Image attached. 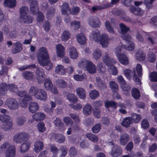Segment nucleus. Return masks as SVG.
Masks as SVG:
<instances>
[{"label": "nucleus", "mask_w": 157, "mask_h": 157, "mask_svg": "<svg viewBox=\"0 0 157 157\" xmlns=\"http://www.w3.org/2000/svg\"><path fill=\"white\" fill-rule=\"evenodd\" d=\"M5 6L9 8H13L16 6V0H5Z\"/></svg>", "instance_id": "39"}, {"label": "nucleus", "mask_w": 157, "mask_h": 157, "mask_svg": "<svg viewBox=\"0 0 157 157\" xmlns=\"http://www.w3.org/2000/svg\"><path fill=\"white\" fill-rule=\"evenodd\" d=\"M99 94L98 91L95 90H92L89 93L90 97L92 99H94L99 95Z\"/></svg>", "instance_id": "56"}, {"label": "nucleus", "mask_w": 157, "mask_h": 157, "mask_svg": "<svg viewBox=\"0 0 157 157\" xmlns=\"http://www.w3.org/2000/svg\"><path fill=\"white\" fill-rule=\"evenodd\" d=\"M0 121L3 123L1 127L5 131L10 130L12 128L13 121L6 114H0Z\"/></svg>", "instance_id": "1"}, {"label": "nucleus", "mask_w": 157, "mask_h": 157, "mask_svg": "<svg viewBox=\"0 0 157 157\" xmlns=\"http://www.w3.org/2000/svg\"><path fill=\"white\" fill-rule=\"evenodd\" d=\"M71 34L68 31H64L61 36L62 40L64 41H67L70 38Z\"/></svg>", "instance_id": "48"}, {"label": "nucleus", "mask_w": 157, "mask_h": 157, "mask_svg": "<svg viewBox=\"0 0 157 157\" xmlns=\"http://www.w3.org/2000/svg\"><path fill=\"white\" fill-rule=\"evenodd\" d=\"M147 58L149 61L151 63L155 62L156 59L155 54L151 52H149L147 55Z\"/></svg>", "instance_id": "60"}, {"label": "nucleus", "mask_w": 157, "mask_h": 157, "mask_svg": "<svg viewBox=\"0 0 157 157\" xmlns=\"http://www.w3.org/2000/svg\"><path fill=\"white\" fill-rule=\"evenodd\" d=\"M56 83L57 86L59 88H65L67 86L66 82L63 79H59L57 80L56 81Z\"/></svg>", "instance_id": "46"}, {"label": "nucleus", "mask_w": 157, "mask_h": 157, "mask_svg": "<svg viewBox=\"0 0 157 157\" xmlns=\"http://www.w3.org/2000/svg\"><path fill=\"white\" fill-rule=\"evenodd\" d=\"M111 155L113 157H117L120 156L122 153L121 147L115 145L112 149Z\"/></svg>", "instance_id": "11"}, {"label": "nucleus", "mask_w": 157, "mask_h": 157, "mask_svg": "<svg viewBox=\"0 0 157 157\" xmlns=\"http://www.w3.org/2000/svg\"><path fill=\"white\" fill-rule=\"evenodd\" d=\"M69 53L71 58L75 59L78 57V54L75 48L70 47L69 48Z\"/></svg>", "instance_id": "36"}, {"label": "nucleus", "mask_w": 157, "mask_h": 157, "mask_svg": "<svg viewBox=\"0 0 157 157\" xmlns=\"http://www.w3.org/2000/svg\"><path fill=\"white\" fill-rule=\"evenodd\" d=\"M102 52L99 49L95 50L93 53V57L96 60H98L101 56Z\"/></svg>", "instance_id": "41"}, {"label": "nucleus", "mask_w": 157, "mask_h": 157, "mask_svg": "<svg viewBox=\"0 0 157 157\" xmlns=\"http://www.w3.org/2000/svg\"><path fill=\"white\" fill-rule=\"evenodd\" d=\"M101 128V125L100 124H97L93 127L92 128V132L94 133H97L99 132Z\"/></svg>", "instance_id": "62"}, {"label": "nucleus", "mask_w": 157, "mask_h": 157, "mask_svg": "<svg viewBox=\"0 0 157 157\" xmlns=\"http://www.w3.org/2000/svg\"><path fill=\"white\" fill-rule=\"evenodd\" d=\"M38 63L42 66H47L48 70L51 69L53 67V64L49 60V56L37 58Z\"/></svg>", "instance_id": "5"}, {"label": "nucleus", "mask_w": 157, "mask_h": 157, "mask_svg": "<svg viewBox=\"0 0 157 157\" xmlns=\"http://www.w3.org/2000/svg\"><path fill=\"white\" fill-rule=\"evenodd\" d=\"M47 56L49 55L45 48L43 47L39 49L37 54V58Z\"/></svg>", "instance_id": "21"}, {"label": "nucleus", "mask_w": 157, "mask_h": 157, "mask_svg": "<svg viewBox=\"0 0 157 157\" xmlns=\"http://www.w3.org/2000/svg\"><path fill=\"white\" fill-rule=\"evenodd\" d=\"M59 151L61 152L60 155V156L65 157L66 156L67 152V149L66 147L61 146L59 148Z\"/></svg>", "instance_id": "63"}, {"label": "nucleus", "mask_w": 157, "mask_h": 157, "mask_svg": "<svg viewBox=\"0 0 157 157\" xmlns=\"http://www.w3.org/2000/svg\"><path fill=\"white\" fill-rule=\"evenodd\" d=\"M130 136L126 133L121 135L120 136L119 142L120 144L122 145L125 146L130 140Z\"/></svg>", "instance_id": "13"}, {"label": "nucleus", "mask_w": 157, "mask_h": 157, "mask_svg": "<svg viewBox=\"0 0 157 157\" xmlns=\"http://www.w3.org/2000/svg\"><path fill=\"white\" fill-rule=\"evenodd\" d=\"M97 68L100 74L104 73L106 70L104 65L102 62H99L97 64Z\"/></svg>", "instance_id": "45"}, {"label": "nucleus", "mask_w": 157, "mask_h": 157, "mask_svg": "<svg viewBox=\"0 0 157 157\" xmlns=\"http://www.w3.org/2000/svg\"><path fill=\"white\" fill-rule=\"evenodd\" d=\"M39 108L38 104L36 102H31L29 107V111L31 113H33L37 111Z\"/></svg>", "instance_id": "20"}, {"label": "nucleus", "mask_w": 157, "mask_h": 157, "mask_svg": "<svg viewBox=\"0 0 157 157\" xmlns=\"http://www.w3.org/2000/svg\"><path fill=\"white\" fill-rule=\"evenodd\" d=\"M105 25L107 30L109 33H114L115 31L113 28L111 26L109 22L108 21H106L105 23Z\"/></svg>", "instance_id": "58"}, {"label": "nucleus", "mask_w": 157, "mask_h": 157, "mask_svg": "<svg viewBox=\"0 0 157 157\" xmlns=\"http://www.w3.org/2000/svg\"><path fill=\"white\" fill-rule=\"evenodd\" d=\"M26 121L25 118L24 117H18L16 120V123L17 124L21 126L23 125Z\"/></svg>", "instance_id": "61"}, {"label": "nucleus", "mask_w": 157, "mask_h": 157, "mask_svg": "<svg viewBox=\"0 0 157 157\" xmlns=\"http://www.w3.org/2000/svg\"><path fill=\"white\" fill-rule=\"evenodd\" d=\"M61 8V11L63 14L67 15L69 14L71 9L68 3L64 2L62 5Z\"/></svg>", "instance_id": "18"}, {"label": "nucleus", "mask_w": 157, "mask_h": 157, "mask_svg": "<svg viewBox=\"0 0 157 157\" xmlns=\"http://www.w3.org/2000/svg\"><path fill=\"white\" fill-rule=\"evenodd\" d=\"M96 79L99 88L101 90H105L106 88V84L102 81L100 77H97Z\"/></svg>", "instance_id": "28"}, {"label": "nucleus", "mask_w": 157, "mask_h": 157, "mask_svg": "<svg viewBox=\"0 0 157 157\" xmlns=\"http://www.w3.org/2000/svg\"><path fill=\"white\" fill-rule=\"evenodd\" d=\"M92 107L90 105L87 104L83 107V113L86 115H88L91 113Z\"/></svg>", "instance_id": "43"}, {"label": "nucleus", "mask_w": 157, "mask_h": 157, "mask_svg": "<svg viewBox=\"0 0 157 157\" xmlns=\"http://www.w3.org/2000/svg\"><path fill=\"white\" fill-rule=\"evenodd\" d=\"M6 157H14L16 155V148L14 145H13L9 149H7L5 153Z\"/></svg>", "instance_id": "17"}, {"label": "nucleus", "mask_w": 157, "mask_h": 157, "mask_svg": "<svg viewBox=\"0 0 157 157\" xmlns=\"http://www.w3.org/2000/svg\"><path fill=\"white\" fill-rule=\"evenodd\" d=\"M20 18L22 21L25 23H32L33 21V17L28 15L27 14L24 15L23 18L20 17Z\"/></svg>", "instance_id": "38"}, {"label": "nucleus", "mask_w": 157, "mask_h": 157, "mask_svg": "<svg viewBox=\"0 0 157 157\" xmlns=\"http://www.w3.org/2000/svg\"><path fill=\"white\" fill-rule=\"evenodd\" d=\"M55 72L60 75H63L66 74V71L64 67L61 65H58L55 67Z\"/></svg>", "instance_id": "26"}, {"label": "nucleus", "mask_w": 157, "mask_h": 157, "mask_svg": "<svg viewBox=\"0 0 157 157\" xmlns=\"http://www.w3.org/2000/svg\"><path fill=\"white\" fill-rule=\"evenodd\" d=\"M146 55L142 51H138L136 54V59L139 61H143L146 58Z\"/></svg>", "instance_id": "35"}, {"label": "nucleus", "mask_w": 157, "mask_h": 157, "mask_svg": "<svg viewBox=\"0 0 157 157\" xmlns=\"http://www.w3.org/2000/svg\"><path fill=\"white\" fill-rule=\"evenodd\" d=\"M87 22L89 25L94 28H99L101 23L99 19L95 16L90 17L88 19Z\"/></svg>", "instance_id": "6"}, {"label": "nucleus", "mask_w": 157, "mask_h": 157, "mask_svg": "<svg viewBox=\"0 0 157 157\" xmlns=\"http://www.w3.org/2000/svg\"><path fill=\"white\" fill-rule=\"evenodd\" d=\"M7 91V86L5 83L0 84V97L5 96Z\"/></svg>", "instance_id": "32"}, {"label": "nucleus", "mask_w": 157, "mask_h": 157, "mask_svg": "<svg viewBox=\"0 0 157 157\" xmlns=\"http://www.w3.org/2000/svg\"><path fill=\"white\" fill-rule=\"evenodd\" d=\"M29 147L30 145L29 143L23 142L21 145L20 151L21 153H24L26 152L29 148Z\"/></svg>", "instance_id": "55"}, {"label": "nucleus", "mask_w": 157, "mask_h": 157, "mask_svg": "<svg viewBox=\"0 0 157 157\" xmlns=\"http://www.w3.org/2000/svg\"><path fill=\"white\" fill-rule=\"evenodd\" d=\"M55 8L53 7H50L46 13V17L49 19L52 17L55 13Z\"/></svg>", "instance_id": "40"}, {"label": "nucleus", "mask_w": 157, "mask_h": 157, "mask_svg": "<svg viewBox=\"0 0 157 157\" xmlns=\"http://www.w3.org/2000/svg\"><path fill=\"white\" fill-rule=\"evenodd\" d=\"M133 123V121L131 117H127L125 118L121 123V125L126 128H128L131 124Z\"/></svg>", "instance_id": "22"}, {"label": "nucleus", "mask_w": 157, "mask_h": 157, "mask_svg": "<svg viewBox=\"0 0 157 157\" xmlns=\"http://www.w3.org/2000/svg\"><path fill=\"white\" fill-rule=\"evenodd\" d=\"M5 104L6 105L11 109H16L18 108V103L17 101L13 98L7 99Z\"/></svg>", "instance_id": "7"}, {"label": "nucleus", "mask_w": 157, "mask_h": 157, "mask_svg": "<svg viewBox=\"0 0 157 157\" xmlns=\"http://www.w3.org/2000/svg\"><path fill=\"white\" fill-rule=\"evenodd\" d=\"M117 57L122 64L126 65L129 63L128 59L125 55L123 54Z\"/></svg>", "instance_id": "25"}, {"label": "nucleus", "mask_w": 157, "mask_h": 157, "mask_svg": "<svg viewBox=\"0 0 157 157\" xmlns=\"http://www.w3.org/2000/svg\"><path fill=\"white\" fill-rule=\"evenodd\" d=\"M38 11L36 13V14H34V15H35L37 13H38L37 17H36V20L37 21L39 22H42L44 18V17L43 15V13L40 12H39V7H38ZM31 12L33 14H33V13L31 11Z\"/></svg>", "instance_id": "57"}, {"label": "nucleus", "mask_w": 157, "mask_h": 157, "mask_svg": "<svg viewBox=\"0 0 157 157\" xmlns=\"http://www.w3.org/2000/svg\"><path fill=\"white\" fill-rule=\"evenodd\" d=\"M76 91L77 95L80 99H84L86 97L85 91L82 87H79L76 89Z\"/></svg>", "instance_id": "27"}, {"label": "nucleus", "mask_w": 157, "mask_h": 157, "mask_svg": "<svg viewBox=\"0 0 157 157\" xmlns=\"http://www.w3.org/2000/svg\"><path fill=\"white\" fill-rule=\"evenodd\" d=\"M109 39L108 36L105 34H102L100 37V43L103 48L107 47L109 45Z\"/></svg>", "instance_id": "14"}, {"label": "nucleus", "mask_w": 157, "mask_h": 157, "mask_svg": "<svg viewBox=\"0 0 157 157\" xmlns=\"http://www.w3.org/2000/svg\"><path fill=\"white\" fill-rule=\"evenodd\" d=\"M86 69L88 72L91 74L96 73L97 71L96 66L91 61L87 66Z\"/></svg>", "instance_id": "19"}, {"label": "nucleus", "mask_w": 157, "mask_h": 157, "mask_svg": "<svg viewBox=\"0 0 157 157\" xmlns=\"http://www.w3.org/2000/svg\"><path fill=\"white\" fill-rule=\"evenodd\" d=\"M23 77L28 80H31L34 78V75L33 72L30 71H25L22 73Z\"/></svg>", "instance_id": "30"}, {"label": "nucleus", "mask_w": 157, "mask_h": 157, "mask_svg": "<svg viewBox=\"0 0 157 157\" xmlns=\"http://www.w3.org/2000/svg\"><path fill=\"white\" fill-rule=\"evenodd\" d=\"M45 117L44 114L40 112L35 113L32 116L33 119L36 121L42 120Z\"/></svg>", "instance_id": "24"}, {"label": "nucleus", "mask_w": 157, "mask_h": 157, "mask_svg": "<svg viewBox=\"0 0 157 157\" xmlns=\"http://www.w3.org/2000/svg\"><path fill=\"white\" fill-rule=\"evenodd\" d=\"M80 8L78 6H73L71 9L69 14L72 15H77L80 11Z\"/></svg>", "instance_id": "59"}, {"label": "nucleus", "mask_w": 157, "mask_h": 157, "mask_svg": "<svg viewBox=\"0 0 157 157\" xmlns=\"http://www.w3.org/2000/svg\"><path fill=\"white\" fill-rule=\"evenodd\" d=\"M91 61L83 59H82L78 64V66L81 68H83L84 67L86 68L87 66L89 64Z\"/></svg>", "instance_id": "52"}, {"label": "nucleus", "mask_w": 157, "mask_h": 157, "mask_svg": "<svg viewBox=\"0 0 157 157\" xmlns=\"http://www.w3.org/2000/svg\"><path fill=\"white\" fill-rule=\"evenodd\" d=\"M132 95L134 98L137 99H139L140 95L139 91L136 88L132 90Z\"/></svg>", "instance_id": "49"}, {"label": "nucleus", "mask_w": 157, "mask_h": 157, "mask_svg": "<svg viewBox=\"0 0 157 157\" xmlns=\"http://www.w3.org/2000/svg\"><path fill=\"white\" fill-rule=\"evenodd\" d=\"M9 90L12 93H17L18 91V89L17 86L14 84H11L8 85L7 86Z\"/></svg>", "instance_id": "51"}, {"label": "nucleus", "mask_w": 157, "mask_h": 157, "mask_svg": "<svg viewBox=\"0 0 157 157\" xmlns=\"http://www.w3.org/2000/svg\"><path fill=\"white\" fill-rule=\"evenodd\" d=\"M119 27L121 31V35L125 34L130 30V29L129 28L122 23L120 24Z\"/></svg>", "instance_id": "50"}, {"label": "nucleus", "mask_w": 157, "mask_h": 157, "mask_svg": "<svg viewBox=\"0 0 157 157\" xmlns=\"http://www.w3.org/2000/svg\"><path fill=\"white\" fill-rule=\"evenodd\" d=\"M22 49V45L20 42L17 41L13 43L11 48V52L13 54L18 53Z\"/></svg>", "instance_id": "9"}, {"label": "nucleus", "mask_w": 157, "mask_h": 157, "mask_svg": "<svg viewBox=\"0 0 157 157\" xmlns=\"http://www.w3.org/2000/svg\"><path fill=\"white\" fill-rule=\"evenodd\" d=\"M36 79L39 83H42L45 77L44 72L41 67L37 68L36 71Z\"/></svg>", "instance_id": "8"}, {"label": "nucleus", "mask_w": 157, "mask_h": 157, "mask_svg": "<svg viewBox=\"0 0 157 157\" xmlns=\"http://www.w3.org/2000/svg\"><path fill=\"white\" fill-rule=\"evenodd\" d=\"M86 136L89 140L94 143H96L98 141V137L95 135L91 133H87Z\"/></svg>", "instance_id": "42"}, {"label": "nucleus", "mask_w": 157, "mask_h": 157, "mask_svg": "<svg viewBox=\"0 0 157 157\" xmlns=\"http://www.w3.org/2000/svg\"><path fill=\"white\" fill-rule=\"evenodd\" d=\"M77 40L81 44H84L86 42V38L83 34H78L76 36Z\"/></svg>", "instance_id": "31"}, {"label": "nucleus", "mask_w": 157, "mask_h": 157, "mask_svg": "<svg viewBox=\"0 0 157 157\" xmlns=\"http://www.w3.org/2000/svg\"><path fill=\"white\" fill-rule=\"evenodd\" d=\"M18 95L22 98L19 100V103L20 105L22 107L25 108L27 107L28 102L32 101V97L27 94L25 91H21L18 92Z\"/></svg>", "instance_id": "2"}, {"label": "nucleus", "mask_w": 157, "mask_h": 157, "mask_svg": "<svg viewBox=\"0 0 157 157\" xmlns=\"http://www.w3.org/2000/svg\"><path fill=\"white\" fill-rule=\"evenodd\" d=\"M44 85L46 90H50L53 86V84L51 81L48 78H46L44 80Z\"/></svg>", "instance_id": "47"}, {"label": "nucleus", "mask_w": 157, "mask_h": 157, "mask_svg": "<svg viewBox=\"0 0 157 157\" xmlns=\"http://www.w3.org/2000/svg\"><path fill=\"white\" fill-rule=\"evenodd\" d=\"M43 147L44 145L42 141H36L35 143L34 150L36 152L38 153L39 152Z\"/></svg>", "instance_id": "29"}, {"label": "nucleus", "mask_w": 157, "mask_h": 157, "mask_svg": "<svg viewBox=\"0 0 157 157\" xmlns=\"http://www.w3.org/2000/svg\"><path fill=\"white\" fill-rule=\"evenodd\" d=\"M121 36L123 39L125 41L127 45H123L124 48V49L132 51L133 50L135 44L134 43L130 40L131 39V36L128 34H121Z\"/></svg>", "instance_id": "4"}, {"label": "nucleus", "mask_w": 157, "mask_h": 157, "mask_svg": "<svg viewBox=\"0 0 157 157\" xmlns=\"http://www.w3.org/2000/svg\"><path fill=\"white\" fill-rule=\"evenodd\" d=\"M131 117L132 118L133 122H134L136 123L139 122L142 118L140 115L134 113H131Z\"/></svg>", "instance_id": "37"}, {"label": "nucleus", "mask_w": 157, "mask_h": 157, "mask_svg": "<svg viewBox=\"0 0 157 157\" xmlns=\"http://www.w3.org/2000/svg\"><path fill=\"white\" fill-rule=\"evenodd\" d=\"M53 123L55 126L60 130H62L64 128V124L59 118H56V119L53 121Z\"/></svg>", "instance_id": "34"}, {"label": "nucleus", "mask_w": 157, "mask_h": 157, "mask_svg": "<svg viewBox=\"0 0 157 157\" xmlns=\"http://www.w3.org/2000/svg\"><path fill=\"white\" fill-rule=\"evenodd\" d=\"M13 145H12L9 142H5L0 146V153H5L7 149H9Z\"/></svg>", "instance_id": "23"}, {"label": "nucleus", "mask_w": 157, "mask_h": 157, "mask_svg": "<svg viewBox=\"0 0 157 157\" xmlns=\"http://www.w3.org/2000/svg\"><path fill=\"white\" fill-rule=\"evenodd\" d=\"M29 9L26 6H23L20 8V17L23 18L24 15L27 14Z\"/></svg>", "instance_id": "54"}, {"label": "nucleus", "mask_w": 157, "mask_h": 157, "mask_svg": "<svg viewBox=\"0 0 157 157\" xmlns=\"http://www.w3.org/2000/svg\"><path fill=\"white\" fill-rule=\"evenodd\" d=\"M150 80L152 82H157V72H153L150 74L149 75Z\"/></svg>", "instance_id": "64"}, {"label": "nucleus", "mask_w": 157, "mask_h": 157, "mask_svg": "<svg viewBox=\"0 0 157 157\" xmlns=\"http://www.w3.org/2000/svg\"><path fill=\"white\" fill-rule=\"evenodd\" d=\"M109 54L107 52L104 53L102 57L103 62L107 66L111 65L112 63L115 62L113 59H111Z\"/></svg>", "instance_id": "10"}, {"label": "nucleus", "mask_w": 157, "mask_h": 157, "mask_svg": "<svg viewBox=\"0 0 157 157\" xmlns=\"http://www.w3.org/2000/svg\"><path fill=\"white\" fill-rule=\"evenodd\" d=\"M35 98L40 100L45 101L47 99L46 92L44 90L40 89Z\"/></svg>", "instance_id": "12"}, {"label": "nucleus", "mask_w": 157, "mask_h": 157, "mask_svg": "<svg viewBox=\"0 0 157 157\" xmlns=\"http://www.w3.org/2000/svg\"><path fill=\"white\" fill-rule=\"evenodd\" d=\"M105 105L106 108L109 110L110 108L113 110L117 108V103L114 101H107L105 102Z\"/></svg>", "instance_id": "33"}, {"label": "nucleus", "mask_w": 157, "mask_h": 157, "mask_svg": "<svg viewBox=\"0 0 157 157\" xmlns=\"http://www.w3.org/2000/svg\"><path fill=\"white\" fill-rule=\"evenodd\" d=\"M29 134L25 132H19L14 136L13 141L17 144H21L27 142L29 138Z\"/></svg>", "instance_id": "3"}, {"label": "nucleus", "mask_w": 157, "mask_h": 157, "mask_svg": "<svg viewBox=\"0 0 157 157\" xmlns=\"http://www.w3.org/2000/svg\"><path fill=\"white\" fill-rule=\"evenodd\" d=\"M56 53L59 57H63L65 55V49L63 46L61 44H58L56 46Z\"/></svg>", "instance_id": "15"}, {"label": "nucleus", "mask_w": 157, "mask_h": 157, "mask_svg": "<svg viewBox=\"0 0 157 157\" xmlns=\"http://www.w3.org/2000/svg\"><path fill=\"white\" fill-rule=\"evenodd\" d=\"M100 37V33L99 30L96 29L92 31L90 35V38L96 42H98Z\"/></svg>", "instance_id": "16"}, {"label": "nucleus", "mask_w": 157, "mask_h": 157, "mask_svg": "<svg viewBox=\"0 0 157 157\" xmlns=\"http://www.w3.org/2000/svg\"><path fill=\"white\" fill-rule=\"evenodd\" d=\"M67 98L71 102L75 103L78 101L77 97L72 94H69L67 96Z\"/></svg>", "instance_id": "53"}, {"label": "nucleus", "mask_w": 157, "mask_h": 157, "mask_svg": "<svg viewBox=\"0 0 157 157\" xmlns=\"http://www.w3.org/2000/svg\"><path fill=\"white\" fill-rule=\"evenodd\" d=\"M40 89L36 86H31L29 90V94L31 95L34 96L36 98V95L37 94Z\"/></svg>", "instance_id": "44"}]
</instances>
